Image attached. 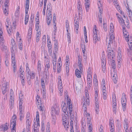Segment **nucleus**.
<instances>
[{"mask_svg": "<svg viewBox=\"0 0 132 132\" xmlns=\"http://www.w3.org/2000/svg\"><path fill=\"white\" fill-rule=\"evenodd\" d=\"M35 87L37 88L39 87V81H35Z\"/></svg>", "mask_w": 132, "mask_h": 132, "instance_id": "nucleus-61", "label": "nucleus"}, {"mask_svg": "<svg viewBox=\"0 0 132 132\" xmlns=\"http://www.w3.org/2000/svg\"><path fill=\"white\" fill-rule=\"evenodd\" d=\"M17 117L15 114H14L12 117V120H11V124H13L16 125V121Z\"/></svg>", "mask_w": 132, "mask_h": 132, "instance_id": "nucleus-15", "label": "nucleus"}, {"mask_svg": "<svg viewBox=\"0 0 132 132\" xmlns=\"http://www.w3.org/2000/svg\"><path fill=\"white\" fill-rule=\"evenodd\" d=\"M39 27V23H36L35 25L36 30L38 31Z\"/></svg>", "mask_w": 132, "mask_h": 132, "instance_id": "nucleus-64", "label": "nucleus"}, {"mask_svg": "<svg viewBox=\"0 0 132 132\" xmlns=\"http://www.w3.org/2000/svg\"><path fill=\"white\" fill-rule=\"evenodd\" d=\"M95 106H96V112L97 114H98V111H99V104H95Z\"/></svg>", "mask_w": 132, "mask_h": 132, "instance_id": "nucleus-56", "label": "nucleus"}, {"mask_svg": "<svg viewBox=\"0 0 132 132\" xmlns=\"http://www.w3.org/2000/svg\"><path fill=\"white\" fill-rule=\"evenodd\" d=\"M129 22L128 20H127L125 22H124V25H125L127 27H129Z\"/></svg>", "mask_w": 132, "mask_h": 132, "instance_id": "nucleus-63", "label": "nucleus"}, {"mask_svg": "<svg viewBox=\"0 0 132 132\" xmlns=\"http://www.w3.org/2000/svg\"><path fill=\"white\" fill-rule=\"evenodd\" d=\"M67 32V36L68 38V42L69 43H71V35L70 33H69V31H68V32Z\"/></svg>", "mask_w": 132, "mask_h": 132, "instance_id": "nucleus-38", "label": "nucleus"}, {"mask_svg": "<svg viewBox=\"0 0 132 132\" xmlns=\"http://www.w3.org/2000/svg\"><path fill=\"white\" fill-rule=\"evenodd\" d=\"M89 4H85V7L86 9V11L87 12L89 10Z\"/></svg>", "mask_w": 132, "mask_h": 132, "instance_id": "nucleus-53", "label": "nucleus"}, {"mask_svg": "<svg viewBox=\"0 0 132 132\" xmlns=\"http://www.w3.org/2000/svg\"><path fill=\"white\" fill-rule=\"evenodd\" d=\"M109 125L110 127V129L112 128L114 129L113 128V121L112 119H110Z\"/></svg>", "mask_w": 132, "mask_h": 132, "instance_id": "nucleus-36", "label": "nucleus"}, {"mask_svg": "<svg viewBox=\"0 0 132 132\" xmlns=\"http://www.w3.org/2000/svg\"><path fill=\"white\" fill-rule=\"evenodd\" d=\"M22 41H19V44L18 45V47L19 49L21 50H22V46L23 44H22Z\"/></svg>", "mask_w": 132, "mask_h": 132, "instance_id": "nucleus-37", "label": "nucleus"}, {"mask_svg": "<svg viewBox=\"0 0 132 132\" xmlns=\"http://www.w3.org/2000/svg\"><path fill=\"white\" fill-rule=\"evenodd\" d=\"M30 76L32 79H34L35 77V75L33 71H31L30 73Z\"/></svg>", "mask_w": 132, "mask_h": 132, "instance_id": "nucleus-59", "label": "nucleus"}, {"mask_svg": "<svg viewBox=\"0 0 132 132\" xmlns=\"http://www.w3.org/2000/svg\"><path fill=\"white\" fill-rule=\"evenodd\" d=\"M81 47L82 48V52L83 54H84L85 50V47L84 44H81Z\"/></svg>", "mask_w": 132, "mask_h": 132, "instance_id": "nucleus-46", "label": "nucleus"}, {"mask_svg": "<svg viewBox=\"0 0 132 132\" xmlns=\"http://www.w3.org/2000/svg\"><path fill=\"white\" fill-rule=\"evenodd\" d=\"M96 78H95L93 79V83L94 84H95V86H96V88L97 85H98L97 83V76L96 75Z\"/></svg>", "mask_w": 132, "mask_h": 132, "instance_id": "nucleus-40", "label": "nucleus"}, {"mask_svg": "<svg viewBox=\"0 0 132 132\" xmlns=\"http://www.w3.org/2000/svg\"><path fill=\"white\" fill-rule=\"evenodd\" d=\"M2 91L3 94H4L6 92L7 89V85L6 82L3 81L2 82Z\"/></svg>", "mask_w": 132, "mask_h": 132, "instance_id": "nucleus-10", "label": "nucleus"}, {"mask_svg": "<svg viewBox=\"0 0 132 132\" xmlns=\"http://www.w3.org/2000/svg\"><path fill=\"white\" fill-rule=\"evenodd\" d=\"M20 120V121H22L23 118L24 117V114L23 112H20L19 114Z\"/></svg>", "mask_w": 132, "mask_h": 132, "instance_id": "nucleus-33", "label": "nucleus"}, {"mask_svg": "<svg viewBox=\"0 0 132 132\" xmlns=\"http://www.w3.org/2000/svg\"><path fill=\"white\" fill-rule=\"evenodd\" d=\"M87 123L89 126V129L90 128H91L90 129H92V126H91L92 124L90 120L89 121L87 120Z\"/></svg>", "mask_w": 132, "mask_h": 132, "instance_id": "nucleus-45", "label": "nucleus"}, {"mask_svg": "<svg viewBox=\"0 0 132 132\" xmlns=\"http://www.w3.org/2000/svg\"><path fill=\"white\" fill-rule=\"evenodd\" d=\"M93 32L94 33V34L93 35L94 42L95 43L97 42L98 40L97 38V30L96 27V25H95L94 26Z\"/></svg>", "mask_w": 132, "mask_h": 132, "instance_id": "nucleus-6", "label": "nucleus"}, {"mask_svg": "<svg viewBox=\"0 0 132 132\" xmlns=\"http://www.w3.org/2000/svg\"><path fill=\"white\" fill-rule=\"evenodd\" d=\"M97 4L99 9V13L102 14L103 11V9L102 8V5L101 3V1L100 0H98L97 3Z\"/></svg>", "mask_w": 132, "mask_h": 132, "instance_id": "nucleus-14", "label": "nucleus"}, {"mask_svg": "<svg viewBox=\"0 0 132 132\" xmlns=\"http://www.w3.org/2000/svg\"><path fill=\"white\" fill-rule=\"evenodd\" d=\"M11 45L12 46L11 48V51H12V50H14L13 48H15V42L13 39H12L11 40Z\"/></svg>", "mask_w": 132, "mask_h": 132, "instance_id": "nucleus-18", "label": "nucleus"}, {"mask_svg": "<svg viewBox=\"0 0 132 132\" xmlns=\"http://www.w3.org/2000/svg\"><path fill=\"white\" fill-rule=\"evenodd\" d=\"M117 105V104L116 102H114V103H112V106L114 113L115 112V113H116V109Z\"/></svg>", "mask_w": 132, "mask_h": 132, "instance_id": "nucleus-29", "label": "nucleus"}, {"mask_svg": "<svg viewBox=\"0 0 132 132\" xmlns=\"http://www.w3.org/2000/svg\"><path fill=\"white\" fill-rule=\"evenodd\" d=\"M82 71H80L78 69H77L75 70V75L77 77L80 78L81 77V73Z\"/></svg>", "mask_w": 132, "mask_h": 132, "instance_id": "nucleus-16", "label": "nucleus"}, {"mask_svg": "<svg viewBox=\"0 0 132 132\" xmlns=\"http://www.w3.org/2000/svg\"><path fill=\"white\" fill-rule=\"evenodd\" d=\"M36 102L38 109L40 111H43V109H42V106L41 99L39 96L38 95L36 96Z\"/></svg>", "mask_w": 132, "mask_h": 132, "instance_id": "nucleus-7", "label": "nucleus"}, {"mask_svg": "<svg viewBox=\"0 0 132 132\" xmlns=\"http://www.w3.org/2000/svg\"><path fill=\"white\" fill-rule=\"evenodd\" d=\"M13 24L14 28H12V27H10V29L9 30L7 29L8 33L10 35H11V31L13 30L14 29L13 28H14V30H15V23L14 22H13Z\"/></svg>", "mask_w": 132, "mask_h": 132, "instance_id": "nucleus-17", "label": "nucleus"}, {"mask_svg": "<svg viewBox=\"0 0 132 132\" xmlns=\"http://www.w3.org/2000/svg\"><path fill=\"white\" fill-rule=\"evenodd\" d=\"M69 65L68 66H67L66 67V71L67 76L68 75V73L69 72Z\"/></svg>", "mask_w": 132, "mask_h": 132, "instance_id": "nucleus-50", "label": "nucleus"}, {"mask_svg": "<svg viewBox=\"0 0 132 132\" xmlns=\"http://www.w3.org/2000/svg\"><path fill=\"white\" fill-rule=\"evenodd\" d=\"M111 75L112 76V78L114 82V83L116 84L117 82V75L115 72L111 73Z\"/></svg>", "mask_w": 132, "mask_h": 132, "instance_id": "nucleus-12", "label": "nucleus"}, {"mask_svg": "<svg viewBox=\"0 0 132 132\" xmlns=\"http://www.w3.org/2000/svg\"><path fill=\"white\" fill-rule=\"evenodd\" d=\"M87 104H86V103L85 102H84L83 105V107H84V111H87Z\"/></svg>", "mask_w": 132, "mask_h": 132, "instance_id": "nucleus-55", "label": "nucleus"}, {"mask_svg": "<svg viewBox=\"0 0 132 132\" xmlns=\"http://www.w3.org/2000/svg\"><path fill=\"white\" fill-rule=\"evenodd\" d=\"M7 123H6L4 125L3 129V131H6L8 129V127L7 126Z\"/></svg>", "mask_w": 132, "mask_h": 132, "instance_id": "nucleus-51", "label": "nucleus"}, {"mask_svg": "<svg viewBox=\"0 0 132 132\" xmlns=\"http://www.w3.org/2000/svg\"><path fill=\"white\" fill-rule=\"evenodd\" d=\"M67 102L68 107H69V109L70 111L69 113L70 115H71V114L72 113V106L71 102V100L70 99H69V97L68 96H67Z\"/></svg>", "mask_w": 132, "mask_h": 132, "instance_id": "nucleus-9", "label": "nucleus"}, {"mask_svg": "<svg viewBox=\"0 0 132 132\" xmlns=\"http://www.w3.org/2000/svg\"><path fill=\"white\" fill-rule=\"evenodd\" d=\"M99 20L100 22L102 23V16L101 13H98Z\"/></svg>", "mask_w": 132, "mask_h": 132, "instance_id": "nucleus-39", "label": "nucleus"}, {"mask_svg": "<svg viewBox=\"0 0 132 132\" xmlns=\"http://www.w3.org/2000/svg\"><path fill=\"white\" fill-rule=\"evenodd\" d=\"M12 127L11 130V132H16V125H13Z\"/></svg>", "mask_w": 132, "mask_h": 132, "instance_id": "nucleus-49", "label": "nucleus"}, {"mask_svg": "<svg viewBox=\"0 0 132 132\" xmlns=\"http://www.w3.org/2000/svg\"><path fill=\"white\" fill-rule=\"evenodd\" d=\"M82 5H81L79 3L78 4L77 8L79 10V16L82 13Z\"/></svg>", "mask_w": 132, "mask_h": 132, "instance_id": "nucleus-21", "label": "nucleus"}, {"mask_svg": "<svg viewBox=\"0 0 132 132\" xmlns=\"http://www.w3.org/2000/svg\"><path fill=\"white\" fill-rule=\"evenodd\" d=\"M74 22H75V30L76 32V33L78 34V33L79 32V22L77 21H75V19L74 20Z\"/></svg>", "mask_w": 132, "mask_h": 132, "instance_id": "nucleus-13", "label": "nucleus"}, {"mask_svg": "<svg viewBox=\"0 0 132 132\" xmlns=\"http://www.w3.org/2000/svg\"><path fill=\"white\" fill-rule=\"evenodd\" d=\"M9 8L6 7V8H3V10L4 13L6 16H7L9 13Z\"/></svg>", "mask_w": 132, "mask_h": 132, "instance_id": "nucleus-27", "label": "nucleus"}, {"mask_svg": "<svg viewBox=\"0 0 132 132\" xmlns=\"http://www.w3.org/2000/svg\"><path fill=\"white\" fill-rule=\"evenodd\" d=\"M14 98L11 99V100H10V105H11V106H13L14 104Z\"/></svg>", "mask_w": 132, "mask_h": 132, "instance_id": "nucleus-62", "label": "nucleus"}, {"mask_svg": "<svg viewBox=\"0 0 132 132\" xmlns=\"http://www.w3.org/2000/svg\"><path fill=\"white\" fill-rule=\"evenodd\" d=\"M125 95L123 96H122L121 98V103L123 104L124 103L125 104H126V103L127 101V99L125 97V95Z\"/></svg>", "mask_w": 132, "mask_h": 132, "instance_id": "nucleus-26", "label": "nucleus"}, {"mask_svg": "<svg viewBox=\"0 0 132 132\" xmlns=\"http://www.w3.org/2000/svg\"><path fill=\"white\" fill-rule=\"evenodd\" d=\"M95 103L96 104H99V102L98 101V96L96 95V96H95Z\"/></svg>", "mask_w": 132, "mask_h": 132, "instance_id": "nucleus-35", "label": "nucleus"}, {"mask_svg": "<svg viewBox=\"0 0 132 132\" xmlns=\"http://www.w3.org/2000/svg\"><path fill=\"white\" fill-rule=\"evenodd\" d=\"M32 33V29L31 28H30L28 30V38L29 41L30 40H31Z\"/></svg>", "mask_w": 132, "mask_h": 132, "instance_id": "nucleus-19", "label": "nucleus"}, {"mask_svg": "<svg viewBox=\"0 0 132 132\" xmlns=\"http://www.w3.org/2000/svg\"><path fill=\"white\" fill-rule=\"evenodd\" d=\"M11 59L12 61V62H13V61H14L15 59L14 50H12V51H11Z\"/></svg>", "mask_w": 132, "mask_h": 132, "instance_id": "nucleus-28", "label": "nucleus"}, {"mask_svg": "<svg viewBox=\"0 0 132 132\" xmlns=\"http://www.w3.org/2000/svg\"><path fill=\"white\" fill-rule=\"evenodd\" d=\"M125 123L124 124V127L125 129H127L128 127V123L125 120Z\"/></svg>", "mask_w": 132, "mask_h": 132, "instance_id": "nucleus-42", "label": "nucleus"}, {"mask_svg": "<svg viewBox=\"0 0 132 132\" xmlns=\"http://www.w3.org/2000/svg\"><path fill=\"white\" fill-rule=\"evenodd\" d=\"M115 53L113 50L112 51V52H109L107 54V59L108 61H115Z\"/></svg>", "mask_w": 132, "mask_h": 132, "instance_id": "nucleus-4", "label": "nucleus"}, {"mask_svg": "<svg viewBox=\"0 0 132 132\" xmlns=\"http://www.w3.org/2000/svg\"><path fill=\"white\" fill-rule=\"evenodd\" d=\"M19 106L20 112H23L22 111L23 107L22 106V104L20 103H19Z\"/></svg>", "mask_w": 132, "mask_h": 132, "instance_id": "nucleus-54", "label": "nucleus"}, {"mask_svg": "<svg viewBox=\"0 0 132 132\" xmlns=\"http://www.w3.org/2000/svg\"><path fill=\"white\" fill-rule=\"evenodd\" d=\"M3 35V31L2 29L1 28V42L2 43V51H3L5 52L6 51L7 47L6 46H5L4 45V39Z\"/></svg>", "mask_w": 132, "mask_h": 132, "instance_id": "nucleus-3", "label": "nucleus"}, {"mask_svg": "<svg viewBox=\"0 0 132 132\" xmlns=\"http://www.w3.org/2000/svg\"><path fill=\"white\" fill-rule=\"evenodd\" d=\"M41 67L42 66L41 63V62L40 60H39L37 63V70H38L39 72L40 71H41Z\"/></svg>", "mask_w": 132, "mask_h": 132, "instance_id": "nucleus-22", "label": "nucleus"}, {"mask_svg": "<svg viewBox=\"0 0 132 132\" xmlns=\"http://www.w3.org/2000/svg\"><path fill=\"white\" fill-rule=\"evenodd\" d=\"M52 116V123L54 125L55 124L56 121V117L55 116Z\"/></svg>", "mask_w": 132, "mask_h": 132, "instance_id": "nucleus-34", "label": "nucleus"}, {"mask_svg": "<svg viewBox=\"0 0 132 132\" xmlns=\"http://www.w3.org/2000/svg\"><path fill=\"white\" fill-rule=\"evenodd\" d=\"M116 122L117 124L116 126L118 130H119L121 129V124L120 123V121L119 120H117Z\"/></svg>", "mask_w": 132, "mask_h": 132, "instance_id": "nucleus-23", "label": "nucleus"}, {"mask_svg": "<svg viewBox=\"0 0 132 132\" xmlns=\"http://www.w3.org/2000/svg\"><path fill=\"white\" fill-rule=\"evenodd\" d=\"M42 128L41 129V130L42 131V132H44V128H45V126H44V122L42 121Z\"/></svg>", "mask_w": 132, "mask_h": 132, "instance_id": "nucleus-48", "label": "nucleus"}, {"mask_svg": "<svg viewBox=\"0 0 132 132\" xmlns=\"http://www.w3.org/2000/svg\"><path fill=\"white\" fill-rule=\"evenodd\" d=\"M29 3L26 2L25 8V24L26 25L28 22L29 18V15H28V13L29 9Z\"/></svg>", "mask_w": 132, "mask_h": 132, "instance_id": "nucleus-2", "label": "nucleus"}, {"mask_svg": "<svg viewBox=\"0 0 132 132\" xmlns=\"http://www.w3.org/2000/svg\"><path fill=\"white\" fill-rule=\"evenodd\" d=\"M30 122H26V129L27 132H29L30 129Z\"/></svg>", "mask_w": 132, "mask_h": 132, "instance_id": "nucleus-25", "label": "nucleus"}, {"mask_svg": "<svg viewBox=\"0 0 132 132\" xmlns=\"http://www.w3.org/2000/svg\"><path fill=\"white\" fill-rule=\"evenodd\" d=\"M122 109L123 111H126V104H125L124 103L123 104H122Z\"/></svg>", "mask_w": 132, "mask_h": 132, "instance_id": "nucleus-57", "label": "nucleus"}, {"mask_svg": "<svg viewBox=\"0 0 132 132\" xmlns=\"http://www.w3.org/2000/svg\"><path fill=\"white\" fill-rule=\"evenodd\" d=\"M6 98H7V95H6V94H5L4 96V98H3V99L2 100V104H4L5 103V101L6 100Z\"/></svg>", "mask_w": 132, "mask_h": 132, "instance_id": "nucleus-52", "label": "nucleus"}, {"mask_svg": "<svg viewBox=\"0 0 132 132\" xmlns=\"http://www.w3.org/2000/svg\"><path fill=\"white\" fill-rule=\"evenodd\" d=\"M68 114H64L62 115L63 124L65 128H66L67 129L69 128V123L68 120Z\"/></svg>", "mask_w": 132, "mask_h": 132, "instance_id": "nucleus-1", "label": "nucleus"}, {"mask_svg": "<svg viewBox=\"0 0 132 132\" xmlns=\"http://www.w3.org/2000/svg\"><path fill=\"white\" fill-rule=\"evenodd\" d=\"M59 111V109L58 107L54 106L51 108V113L52 116H55L56 114H58Z\"/></svg>", "mask_w": 132, "mask_h": 132, "instance_id": "nucleus-8", "label": "nucleus"}, {"mask_svg": "<svg viewBox=\"0 0 132 132\" xmlns=\"http://www.w3.org/2000/svg\"><path fill=\"white\" fill-rule=\"evenodd\" d=\"M111 64L112 66V68L113 69H115L116 68V63L115 61H111Z\"/></svg>", "mask_w": 132, "mask_h": 132, "instance_id": "nucleus-32", "label": "nucleus"}, {"mask_svg": "<svg viewBox=\"0 0 132 132\" xmlns=\"http://www.w3.org/2000/svg\"><path fill=\"white\" fill-rule=\"evenodd\" d=\"M51 10H52V7L51 6V4L50 3H49L47 5V11H51Z\"/></svg>", "mask_w": 132, "mask_h": 132, "instance_id": "nucleus-44", "label": "nucleus"}, {"mask_svg": "<svg viewBox=\"0 0 132 132\" xmlns=\"http://www.w3.org/2000/svg\"><path fill=\"white\" fill-rule=\"evenodd\" d=\"M62 109L64 114H68V112L67 111V108L66 106H65V108H62Z\"/></svg>", "mask_w": 132, "mask_h": 132, "instance_id": "nucleus-43", "label": "nucleus"}, {"mask_svg": "<svg viewBox=\"0 0 132 132\" xmlns=\"http://www.w3.org/2000/svg\"><path fill=\"white\" fill-rule=\"evenodd\" d=\"M110 31L112 32L114 30V27L112 23L110 25Z\"/></svg>", "mask_w": 132, "mask_h": 132, "instance_id": "nucleus-47", "label": "nucleus"}, {"mask_svg": "<svg viewBox=\"0 0 132 132\" xmlns=\"http://www.w3.org/2000/svg\"><path fill=\"white\" fill-rule=\"evenodd\" d=\"M50 68V61L48 60H47L45 63L44 74L47 77L49 73L48 69Z\"/></svg>", "mask_w": 132, "mask_h": 132, "instance_id": "nucleus-5", "label": "nucleus"}, {"mask_svg": "<svg viewBox=\"0 0 132 132\" xmlns=\"http://www.w3.org/2000/svg\"><path fill=\"white\" fill-rule=\"evenodd\" d=\"M58 49V43L57 40L55 41L54 43V49L55 51V53H57V51Z\"/></svg>", "mask_w": 132, "mask_h": 132, "instance_id": "nucleus-24", "label": "nucleus"}, {"mask_svg": "<svg viewBox=\"0 0 132 132\" xmlns=\"http://www.w3.org/2000/svg\"><path fill=\"white\" fill-rule=\"evenodd\" d=\"M30 114L29 112H28L27 113L26 116V122H30L31 119L30 117Z\"/></svg>", "mask_w": 132, "mask_h": 132, "instance_id": "nucleus-30", "label": "nucleus"}, {"mask_svg": "<svg viewBox=\"0 0 132 132\" xmlns=\"http://www.w3.org/2000/svg\"><path fill=\"white\" fill-rule=\"evenodd\" d=\"M87 83L88 84H89V86H88V87L89 88H90V87L92 85V77L91 76V75L87 74Z\"/></svg>", "mask_w": 132, "mask_h": 132, "instance_id": "nucleus-11", "label": "nucleus"}, {"mask_svg": "<svg viewBox=\"0 0 132 132\" xmlns=\"http://www.w3.org/2000/svg\"><path fill=\"white\" fill-rule=\"evenodd\" d=\"M110 39L108 42H111L112 43V41L114 40V36L113 34L110 35Z\"/></svg>", "mask_w": 132, "mask_h": 132, "instance_id": "nucleus-31", "label": "nucleus"}, {"mask_svg": "<svg viewBox=\"0 0 132 132\" xmlns=\"http://www.w3.org/2000/svg\"><path fill=\"white\" fill-rule=\"evenodd\" d=\"M36 120L37 123L39 122V113L38 111L36 112Z\"/></svg>", "mask_w": 132, "mask_h": 132, "instance_id": "nucleus-41", "label": "nucleus"}, {"mask_svg": "<svg viewBox=\"0 0 132 132\" xmlns=\"http://www.w3.org/2000/svg\"><path fill=\"white\" fill-rule=\"evenodd\" d=\"M128 44L129 48L131 50H132V37H130L128 40Z\"/></svg>", "mask_w": 132, "mask_h": 132, "instance_id": "nucleus-20", "label": "nucleus"}, {"mask_svg": "<svg viewBox=\"0 0 132 132\" xmlns=\"http://www.w3.org/2000/svg\"><path fill=\"white\" fill-rule=\"evenodd\" d=\"M59 94L61 96L62 95V93L63 92V89L62 88H60L59 89Z\"/></svg>", "mask_w": 132, "mask_h": 132, "instance_id": "nucleus-60", "label": "nucleus"}, {"mask_svg": "<svg viewBox=\"0 0 132 132\" xmlns=\"http://www.w3.org/2000/svg\"><path fill=\"white\" fill-rule=\"evenodd\" d=\"M103 29L105 31H106L107 30V24H106L104 23L103 24Z\"/></svg>", "mask_w": 132, "mask_h": 132, "instance_id": "nucleus-58", "label": "nucleus"}]
</instances>
